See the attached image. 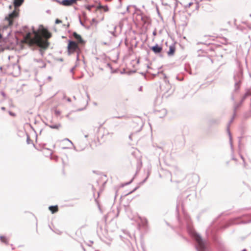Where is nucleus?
I'll list each match as a JSON object with an SVG mask.
<instances>
[{
    "label": "nucleus",
    "mask_w": 251,
    "mask_h": 251,
    "mask_svg": "<svg viewBox=\"0 0 251 251\" xmlns=\"http://www.w3.org/2000/svg\"><path fill=\"white\" fill-rule=\"evenodd\" d=\"M73 36L75 38V39L76 40V43L79 44H83L84 43V42L83 40L82 39L81 36L79 34H78L76 32L73 33Z\"/></svg>",
    "instance_id": "6"
},
{
    "label": "nucleus",
    "mask_w": 251,
    "mask_h": 251,
    "mask_svg": "<svg viewBox=\"0 0 251 251\" xmlns=\"http://www.w3.org/2000/svg\"><path fill=\"white\" fill-rule=\"evenodd\" d=\"M0 239L1 242L4 243V244H8V240L6 236H0Z\"/></svg>",
    "instance_id": "11"
},
{
    "label": "nucleus",
    "mask_w": 251,
    "mask_h": 251,
    "mask_svg": "<svg viewBox=\"0 0 251 251\" xmlns=\"http://www.w3.org/2000/svg\"><path fill=\"white\" fill-rule=\"evenodd\" d=\"M32 32L34 35V37H32L31 33L28 32L24 36L22 41V43L27 44L29 46L36 45L41 48L47 49L49 45L48 40L51 37V33L42 25H40L37 30L33 28Z\"/></svg>",
    "instance_id": "1"
},
{
    "label": "nucleus",
    "mask_w": 251,
    "mask_h": 251,
    "mask_svg": "<svg viewBox=\"0 0 251 251\" xmlns=\"http://www.w3.org/2000/svg\"><path fill=\"white\" fill-rule=\"evenodd\" d=\"M78 43L74 41L69 40L67 46L69 54H73L75 52H79L80 51Z\"/></svg>",
    "instance_id": "2"
},
{
    "label": "nucleus",
    "mask_w": 251,
    "mask_h": 251,
    "mask_svg": "<svg viewBox=\"0 0 251 251\" xmlns=\"http://www.w3.org/2000/svg\"><path fill=\"white\" fill-rule=\"evenodd\" d=\"M133 191L130 192L128 194L131 193Z\"/></svg>",
    "instance_id": "14"
},
{
    "label": "nucleus",
    "mask_w": 251,
    "mask_h": 251,
    "mask_svg": "<svg viewBox=\"0 0 251 251\" xmlns=\"http://www.w3.org/2000/svg\"><path fill=\"white\" fill-rule=\"evenodd\" d=\"M151 50L156 53H160L162 50V48L159 46L158 45H155V46H153L151 47Z\"/></svg>",
    "instance_id": "8"
},
{
    "label": "nucleus",
    "mask_w": 251,
    "mask_h": 251,
    "mask_svg": "<svg viewBox=\"0 0 251 251\" xmlns=\"http://www.w3.org/2000/svg\"><path fill=\"white\" fill-rule=\"evenodd\" d=\"M193 237L197 242V248L199 251H202L205 250L206 241L203 240L201 237L197 233H193Z\"/></svg>",
    "instance_id": "3"
},
{
    "label": "nucleus",
    "mask_w": 251,
    "mask_h": 251,
    "mask_svg": "<svg viewBox=\"0 0 251 251\" xmlns=\"http://www.w3.org/2000/svg\"><path fill=\"white\" fill-rule=\"evenodd\" d=\"M77 0H63L60 4L66 6H69L76 3Z\"/></svg>",
    "instance_id": "5"
},
{
    "label": "nucleus",
    "mask_w": 251,
    "mask_h": 251,
    "mask_svg": "<svg viewBox=\"0 0 251 251\" xmlns=\"http://www.w3.org/2000/svg\"><path fill=\"white\" fill-rule=\"evenodd\" d=\"M24 0H13L14 8L19 9V7L24 3Z\"/></svg>",
    "instance_id": "7"
},
{
    "label": "nucleus",
    "mask_w": 251,
    "mask_h": 251,
    "mask_svg": "<svg viewBox=\"0 0 251 251\" xmlns=\"http://www.w3.org/2000/svg\"><path fill=\"white\" fill-rule=\"evenodd\" d=\"M49 208L52 213H54L58 211V208L57 205L50 206Z\"/></svg>",
    "instance_id": "10"
},
{
    "label": "nucleus",
    "mask_w": 251,
    "mask_h": 251,
    "mask_svg": "<svg viewBox=\"0 0 251 251\" xmlns=\"http://www.w3.org/2000/svg\"><path fill=\"white\" fill-rule=\"evenodd\" d=\"M60 127H61L60 124H56V125H53L50 126L51 128H54V129H58Z\"/></svg>",
    "instance_id": "12"
},
{
    "label": "nucleus",
    "mask_w": 251,
    "mask_h": 251,
    "mask_svg": "<svg viewBox=\"0 0 251 251\" xmlns=\"http://www.w3.org/2000/svg\"><path fill=\"white\" fill-rule=\"evenodd\" d=\"M19 9L15 8L14 11L5 18L8 22V25L11 26L13 24L14 20L19 17Z\"/></svg>",
    "instance_id": "4"
},
{
    "label": "nucleus",
    "mask_w": 251,
    "mask_h": 251,
    "mask_svg": "<svg viewBox=\"0 0 251 251\" xmlns=\"http://www.w3.org/2000/svg\"><path fill=\"white\" fill-rule=\"evenodd\" d=\"M62 23V21H61L60 20H59L58 19H56L55 20V24H60V23Z\"/></svg>",
    "instance_id": "13"
},
{
    "label": "nucleus",
    "mask_w": 251,
    "mask_h": 251,
    "mask_svg": "<svg viewBox=\"0 0 251 251\" xmlns=\"http://www.w3.org/2000/svg\"><path fill=\"white\" fill-rule=\"evenodd\" d=\"M176 50L175 47L173 46H171L169 47V50L168 51V54L169 56L174 55Z\"/></svg>",
    "instance_id": "9"
}]
</instances>
